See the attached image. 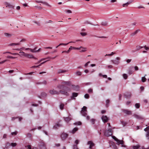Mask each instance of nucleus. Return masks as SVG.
<instances>
[{
	"label": "nucleus",
	"mask_w": 149,
	"mask_h": 149,
	"mask_svg": "<svg viewBox=\"0 0 149 149\" xmlns=\"http://www.w3.org/2000/svg\"><path fill=\"white\" fill-rule=\"evenodd\" d=\"M135 106L136 108H139L140 107V105L139 103H136Z\"/></svg>",
	"instance_id": "a19ab883"
},
{
	"label": "nucleus",
	"mask_w": 149,
	"mask_h": 149,
	"mask_svg": "<svg viewBox=\"0 0 149 149\" xmlns=\"http://www.w3.org/2000/svg\"><path fill=\"white\" fill-rule=\"evenodd\" d=\"M87 107L85 106H84L82 108L81 111H87Z\"/></svg>",
	"instance_id": "79ce46f5"
},
{
	"label": "nucleus",
	"mask_w": 149,
	"mask_h": 149,
	"mask_svg": "<svg viewBox=\"0 0 149 149\" xmlns=\"http://www.w3.org/2000/svg\"><path fill=\"white\" fill-rule=\"evenodd\" d=\"M146 136L147 139H149V131L147 132Z\"/></svg>",
	"instance_id": "e433bc0d"
},
{
	"label": "nucleus",
	"mask_w": 149,
	"mask_h": 149,
	"mask_svg": "<svg viewBox=\"0 0 149 149\" xmlns=\"http://www.w3.org/2000/svg\"><path fill=\"white\" fill-rule=\"evenodd\" d=\"M72 49H73L72 47L70 46V47L69 48L68 50V53H69L70 51Z\"/></svg>",
	"instance_id": "13d9d810"
},
{
	"label": "nucleus",
	"mask_w": 149,
	"mask_h": 149,
	"mask_svg": "<svg viewBox=\"0 0 149 149\" xmlns=\"http://www.w3.org/2000/svg\"><path fill=\"white\" fill-rule=\"evenodd\" d=\"M143 47L142 46H137L136 47V51H138L139 50H140Z\"/></svg>",
	"instance_id": "2f4dec72"
},
{
	"label": "nucleus",
	"mask_w": 149,
	"mask_h": 149,
	"mask_svg": "<svg viewBox=\"0 0 149 149\" xmlns=\"http://www.w3.org/2000/svg\"><path fill=\"white\" fill-rule=\"evenodd\" d=\"M123 76L125 79H126L127 78V74H123Z\"/></svg>",
	"instance_id": "09e8293b"
},
{
	"label": "nucleus",
	"mask_w": 149,
	"mask_h": 149,
	"mask_svg": "<svg viewBox=\"0 0 149 149\" xmlns=\"http://www.w3.org/2000/svg\"><path fill=\"white\" fill-rule=\"evenodd\" d=\"M17 134V132L16 131L14 132H12L11 133V135H16Z\"/></svg>",
	"instance_id": "5fc2aeb1"
},
{
	"label": "nucleus",
	"mask_w": 149,
	"mask_h": 149,
	"mask_svg": "<svg viewBox=\"0 0 149 149\" xmlns=\"http://www.w3.org/2000/svg\"><path fill=\"white\" fill-rule=\"evenodd\" d=\"M6 7H9V8H13V6L12 5H11V4H10L9 3H8L6 2Z\"/></svg>",
	"instance_id": "cd10ccee"
},
{
	"label": "nucleus",
	"mask_w": 149,
	"mask_h": 149,
	"mask_svg": "<svg viewBox=\"0 0 149 149\" xmlns=\"http://www.w3.org/2000/svg\"><path fill=\"white\" fill-rule=\"evenodd\" d=\"M4 35L7 38H10L13 35L12 34L9 33H4Z\"/></svg>",
	"instance_id": "6ab92c4d"
},
{
	"label": "nucleus",
	"mask_w": 149,
	"mask_h": 149,
	"mask_svg": "<svg viewBox=\"0 0 149 149\" xmlns=\"http://www.w3.org/2000/svg\"><path fill=\"white\" fill-rule=\"evenodd\" d=\"M82 49L80 51V52H84L87 50V48L86 47H83L81 48Z\"/></svg>",
	"instance_id": "a878e982"
},
{
	"label": "nucleus",
	"mask_w": 149,
	"mask_h": 149,
	"mask_svg": "<svg viewBox=\"0 0 149 149\" xmlns=\"http://www.w3.org/2000/svg\"><path fill=\"white\" fill-rule=\"evenodd\" d=\"M87 144L89 145V148L90 149H93V147L95 145V143L91 141H88L87 142Z\"/></svg>",
	"instance_id": "0eeeda50"
},
{
	"label": "nucleus",
	"mask_w": 149,
	"mask_h": 149,
	"mask_svg": "<svg viewBox=\"0 0 149 149\" xmlns=\"http://www.w3.org/2000/svg\"><path fill=\"white\" fill-rule=\"evenodd\" d=\"M131 96V93H128L127 94L125 95V96L126 98H130Z\"/></svg>",
	"instance_id": "bb28decb"
},
{
	"label": "nucleus",
	"mask_w": 149,
	"mask_h": 149,
	"mask_svg": "<svg viewBox=\"0 0 149 149\" xmlns=\"http://www.w3.org/2000/svg\"><path fill=\"white\" fill-rule=\"evenodd\" d=\"M70 43H75V42L71 41V42H68V43H60L58 45V46H61V45L66 46V45H67L68 44H69Z\"/></svg>",
	"instance_id": "4be33fe9"
},
{
	"label": "nucleus",
	"mask_w": 149,
	"mask_h": 149,
	"mask_svg": "<svg viewBox=\"0 0 149 149\" xmlns=\"http://www.w3.org/2000/svg\"><path fill=\"white\" fill-rule=\"evenodd\" d=\"M33 22L36 24H37V25H38V26H40V23L39 22H37V21H33Z\"/></svg>",
	"instance_id": "8fccbe9b"
},
{
	"label": "nucleus",
	"mask_w": 149,
	"mask_h": 149,
	"mask_svg": "<svg viewBox=\"0 0 149 149\" xmlns=\"http://www.w3.org/2000/svg\"><path fill=\"white\" fill-rule=\"evenodd\" d=\"M41 3L45 5H46L47 6H48L51 7V6L47 2H44L42 1V2H41Z\"/></svg>",
	"instance_id": "72a5a7b5"
},
{
	"label": "nucleus",
	"mask_w": 149,
	"mask_h": 149,
	"mask_svg": "<svg viewBox=\"0 0 149 149\" xmlns=\"http://www.w3.org/2000/svg\"><path fill=\"white\" fill-rule=\"evenodd\" d=\"M140 147V146L139 145H137L135 146H134L133 147V148L134 149H138Z\"/></svg>",
	"instance_id": "58836bf2"
},
{
	"label": "nucleus",
	"mask_w": 149,
	"mask_h": 149,
	"mask_svg": "<svg viewBox=\"0 0 149 149\" xmlns=\"http://www.w3.org/2000/svg\"><path fill=\"white\" fill-rule=\"evenodd\" d=\"M45 61L43 62H42L41 63H40L39 65H36V66H32L31 68H38V67H39L41 65H42L44 63H45V62H46L47 61Z\"/></svg>",
	"instance_id": "4468645a"
},
{
	"label": "nucleus",
	"mask_w": 149,
	"mask_h": 149,
	"mask_svg": "<svg viewBox=\"0 0 149 149\" xmlns=\"http://www.w3.org/2000/svg\"><path fill=\"white\" fill-rule=\"evenodd\" d=\"M133 73V72L131 70H129L128 71V73L130 74H132Z\"/></svg>",
	"instance_id": "e2e57ef3"
},
{
	"label": "nucleus",
	"mask_w": 149,
	"mask_h": 149,
	"mask_svg": "<svg viewBox=\"0 0 149 149\" xmlns=\"http://www.w3.org/2000/svg\"><path fill=\"white\" fill-rule=\"evenodd\" d=\"M68 134L63 132L61 133V140L62 141H64L68 137Z\"/></svg>",
	"instance_id": "7ed1b4c3"
},
{
	"label": "nucleus",
	"mask_w": 149,
	"mask_h": 149,
	"mask_svg": "<svg viewBox=\"0 0 149 149\" xmlns=\"http://www.w3.org/2000/svg\"><path fill=\"white\" fill-rule=\"evenodd\" d=\"M131 59H128L126 60V62L127 63H130L131 61Z\"/></svg>",
	"instance_id": "774afa93"
},
{
	"label": "nucleus",
	"mask_w": 149,
	"mask_h": 149,
	"mask_svg": "<svg viewBox=\"0 0 149 149\" xmlns=\"http://www.w3.org/2000/svg\"><path fill=\"white\" fill-rule=\"evenodd\" d=\"M17 144L15 143H10L11 146L13 147H15L16 146Z\"/></svg>",
	"instance_id": "a18cd8bd"
},
{
	"label": "nucleus",
	"mask_w": 149,
	"mask_h": 149,
	"mask_svg": "<svg viewBox=\"0 0 149 149\" xmlns=\"http://www.w3.org/2000/svg\"><path fill=\"white\" fill-rule=\"evenodd\" d=\"M117 144L118 145L121 144L122 145V146L123 147H125V146L123 145L124 144V142L123 140H119L117 142Z\"/></svg>",
	"instance_id": "dca6fc26"
},
{
	"label": "nucleus",
	"mask_w": 149,
	"mask_h": 149,
	"mask_svg": "<svg viewBox=\"0 0 149 149\" xmlns=\"http://www.w3.org/2000/svg\"><path fill=\"white\" fill-rule=\"evenodd\" d=\"M57 87L61 89L60 91V93L67 96L69 95L68 92H70L71 91V89L70 88L64 85H58L57 86Z\"/></svg>",
	"instance_id": "f257e3e1"
},
{
	"label": "nucleus",
	"mask_w": 149,
	"mask_h": 149,
	"mask_svg": "<svg viewBox=\"0 0 149 149\" xmlns=\"http://www.w3.org/2000/svg\"><path fill=\"white\" fill-rule=\"evenodd\" d=\"M108 68H112L113 67L111 65H109L107 66Z\"/></svg>",
	"instance_id": "338daca9"
},
{
	"label": "nucleus",
	"mask_w": 149,
	"mask_h": 149,
	"mask_svg": "<svg viewBox=\"0 0 149 149\" xmlns=\"http://www.w3.org/2000/svg\"><path fill=\"white\" fill-rule=\"evenodd\" d=\"M122 111L126 115H129L132 114V111L128 109H122Z\"/></svg>",
	"instance_id": "423d86ee"
},
{
	"label": "nucleus",
	"mask_w": 149,
	"mask_h": 149,
	"mask_svg": "<svg viewBox=\"0 0 149 149\" xmlns=\"http://www.w3.org/2000/svg\"><path fill=\"white\" fill-rule=\"evenodd\" d=\"M7 58H15V57L12 56H7Z\"/></svg>",
	"instance_id": "bf43d9fd"
},
{
	"label": "nucleus",
	"mask_w": 149,
	"mask_h": 149,
	"mask_svg": "<svg viewBox=\"0 0 149 149\" xmlns=\"http://www.w3.org/2000/svg\"><path fill=\"white\" fill-rule=\"evenodd\" d=\"M84 97L86 99H88L89 97V95L88 94H86L84 95Z\"/></svg>",
	"instance_id": "49530a36"
},
{
	"label": "nucleus",
	"mask_w": 149,
	"mask_h": 149,
	"mask_svg": "<svg viewBox=\"0 0 149 149\" xmlns=\"http://www.w3.org/2000/svg\"><path fill=\"white\" fill-rule=\"evenodd\" d=\"M19 53H21L22 54L20 55L21 56H25V55H24V54H26L27 53H25L24 52H20Z\"/></svg>",
	"instance_id": "3c124183"
},
{
	"label": "nucleus",
	"mask_w": 149,
	"mask_h": 149,
	"mask_svg": "<svg viewBox=\"0 0 149 149\" xmlns=\"http://www.w3.org/2000/svg\"><path fill=\"white\" fill-rule=\"evenodd\" d=\"M88 93H92L93 92V89L92 88H90L89 89L88 91Z\"/></svg>",
	"instance_id": "de8ad7c7"
},
{
	"label": "nucleus",
	"mask_w": 149,
	"mask_h": 149,
	"mask_svg": "<svg viewBox=\"0 0 149 149\" xmlns=\"http://www.w3.org/2000/svg\"><path fill=\"white\" fill-rule=\"evenodd\" d=\"M116 53L115 52H112L111 54H106V55H105V56H111L114 54H116Z\"/></svg>",
	"instance_id": "f704fd0d"
},
{
	"label": "nucleus",
	"mask_w": 149,
	"mask_h": 149,
	"mask_svg": "<svg viewBox=\"0 0 149 149\" xmlns=\"http://www.w3.org/2000/svg\"><path fill=\"white\" fill-rule=\"evenodd\" d=\"M20 45V43H10L8 45V46H16V45Z\"/></svg>",
	"instance_id": "aec40b11"
},
{
	"label": "nucleus",
	"mask_w": 149,
	"mask_h": 149,
	"mask_svg": "<svg viewBox=\"0 0 149 149\" xmlns=\"http://www.w3.org/2000/svg\"><path fill=\"white\" fill-rule=\"evenodd\" d=\"M92 84V83L91 82H88V83H84V84L85 85H86V86H88V85H91Z\"/></svg>",
	"instance_id": "864d4df0"
},
{
	"label": "nucleus",
	"mask_w": 149,
	"mask_h": 149,
	"mask_svg": "<svg viewBox=\"0 0 149 149\" xmlns=\"http://www.w3.org/2000/svg\"><path fill=\"white\" fill-rule=\"evenodd\" d=\"M62 84H63L62 85L66 84L69 86L71 85V82L70 81H63L62 82Z\"/></svg>",
	"instance_id": "f3484780"
},
{
	"label": "nucleus",
	"mask_w": 149,
	"mask_h": 149,
	"mask_svg": "<svg viewBox=\"0 0 149 149\" xmlns=\"http://www.w3.org/2000/svg\"><path fill=\"white\" fill-rule=\"evenodd\" d=\"M146 78L145 77H142L141 78V81H142L143 82H144L146 81Z\"/></svg>",
	"instance_id": "ea45409f"
},
{
	"label": "nucleus",
	"mask_w": 149,
	"mask_h": 149,
	"mask_svg": "<svg viewBox=\"0 0 149 149\" xmlns=\"http://www.w3.org/2000/svg\"><path fill=\"white\" fill-rule=\"evenodd\" d=\"M84 23L86 24H91L92 25L97 26H99V25H98V24H96V25L93 24H92L90 22H88V21L85 22Z\"/></svg>",
	"instance_id": "c9c22d12"
},
{
	"label": "nucleus",
	"mask_w": 149,
	"mask_h": 149,
	"mask_svg": "<svg viewBox=\"0 0 149 149\" xmlns=\"http://www.w3.org/2000/svg\"><path fill=\"white\" fill-rule=\"evenodd\" d=\"M49 93L52 95H59L60 93V91H58L55 90L54 89L50 90L49 91Z\"/></svg>",
	"instance_id": "39448f33"
},
{
	"label": "nucleus",
	"mask_w": 149,
	"mask_h": 149,
	"mask_svg": "<svg viewBox=\"0 0 149 149\" xmlns=\"http://www.w3.org/2000/svg\"><path fill=\"white\" fill-rule=\"evenodd\" d=\"M62 127V125L58 123L53 126V128L54 129H57L58 127Z\"/></svg>",
	"instance_id": "9b49d317"
},
{
	"label": "nucleus",
	"mask_w": 149,
	"mask_h": 149,
	"mask_svg": "<svg viewBox=\"0 0 149 149\" xmlns=\"http://www.w3.org/2000/svg\"><path fill=\"white\" fill-rule=\"evenodd\" d=\"M95 120L94 119H91L90 120L92 124H94L95 123Z\"/></svg>",
	"instance_id": "c03bdc74"
},
{
	"label": "nucleus",
	"mask_w": 149,
	"mask_h": 149,
	"mask_svg": "<svg viewBox=\"0 0 149 149\" xmlns=\"http://www.w3.org/2000/svg\"><path fill=\"white\" fill-rule=\"evenodd\" d=\"M78 94L77 93H72V97H76L77 96Z\"/></svg>",
	"instance_id": "473e14b6"
},
{
	"label": "nucleus",
	"mask_w": 149,
	"mask_h": 149,
	"mask_svg": "<svg viewBox=\"0 0 149 149\" xmlns=\"http://www.w3.org/2000/svg\"><path fill=\"white\" fill-rule=\"evenodd\" d=\"M140 30L139 29L137 30L136 31H135L134 32L131 33L130 35L131 36H134Z\"/></svg>",
	"instance_id": "a211bd4d"
},
{
	"label": "nucleus",
	"mask_w": 149,
	"mask_h": 149,
	"mask_svg": "<svg viewBox=\"0 0 149 149\" xmlns=\"http://www.w3.org/2000/svg\"><path fill=\"white\" fill-rule=\"evenodd\" d=\"M26 147H27L28 149H32L31 146L30 145H27Z\"/></svg>",
	"instance_id": "69168bd1"
},
{
	"label": "nucleus",
	"mask_w": 149,
	"mask_h": 149,
	"mask_svg": "<svg viewBox=\"0 0 149 149\" xmlns=\"http://www.w3.org/2000/svg\"><path fill=\"white\" fill-rule=\"evenodd\" d=\"M74 125H80L82 124V123L80 121L76 122L73 124Z\"/></svg>",
	"instance_id": "c756f323"
},
{
	"label": "nucleus",
	"mask_w": 149,
	"mask_h": 149,
	"mask_svg": "<svg viewBox=\"0 0 149 149\" xmlns=\"http://www.w3.org/2000/svg\"><path fill=\"white\" fill-rule=\"evenodd\" d=\"M101 118L104 123L107 122L109 120V118L107 116H102Z\"/></svg>",
	"instance_id": "6e6552de"
},
{
	"label": "nucleus",
	"mask_w": 149,
	"mask_h": 149,
	"mask_svg": "<svg viewBox=\"0 0 149 149\" xmlns=\"http://www.w3.org/2000/svg\"><path fill=\"white\" fill-rule=\"evenodd\" d=\"M108 23L106 22H102L101 24V25L103 26H108Z\"/></svg>",
	"instance_id": "b1692460"
},
{
	"label": "nucleus",
	"mask_w": 149,
	"mask_h": 149,
	"mask_svg": "<svg viewBox=\"0 0 149 149\" xmlns=\"http://www.w3.org/2000/svg\"><path fill=\"white\" fill-rule=\"evenodd\" d=\"M75 74L77 76H81V75L82 73L81 72L79 71H77L75 73Z\"/></svg>",
	"instance_id": "c85d7f7f"
},
{
	"label": "nucleus",
	"mask_w": 149,
	"mask_h": 149,
	"mask_svg": "<svg viewBox=\"0 0 149 149\" xmlns=\"http://www.w3.org/2000/svg\"><path fill=\"white\" fill-rule=\"evenodd\" d=\"M25 55V57H26L28 58H34L35 59H36L37 58L35 57L32 55L30 54H24Z\"/></svg>",
	"instance_id": "1a4fd4ad"
},
{
	"label": "nucleus",
	"mask_w": 149,
	"mask_h": 149,
	"mask_svg": "<svg viewBox=\"0 0 149 149\" xmlns=\"http://www.w3.org/2000/svg\"><path fill=\"white\" fill-rule=\"evenodd\" d=\"M111 62H112L113 64L116 65H118L120 63L119 61H117L116 60H111Z\"/></svg>",
	"instance_id": "412c9836"
},
{
	"label": "nucleus",
	"mask_w": 149,
	"mask_h": 149,
	"mask_svg": "<svg viewBox=\"0 0 149 149\" xmlns=\"http://www.w3.org/2000/svg\"><path fill=\"white\" fill-rule=\"evenodd\" d=\"M36 49H37L36 47L35 48L33 49H30V50L31 52H36V50H36Z\"/></svg>",
	"instance_id": "37998d69"
},
{
	"label": "nucleus",
	"mask_w": 149,
	"mask_h": 149,
	"mask_svg": "<svg viewBox=\"0 0 149 149\" xmlns=\"http://www.w3.org/2000/svg\"><path fill=\"white\" fill-rule=\"evenodd\" d=\"M129 5V4H128V3H127V2L126 3H124L123 4V7H125V6H128V5Z\"/></svg>",
	"instance_id": "4d7b16f0"
},
{
	"label": "nucleus",
	"mask_w": 149,
	"mask_h": 149,
	"mask_svg": "<svg viewBox=\"0 0 149 149\" xmlns=\"http://www.w3.org/2000/svg\"><path fill=\"white\" fill-rule=\"evenodd\" d=\"M90 63V61H88L87 63H86L84 65V66L85 67H86L88 65V64Z\"/></svg>",
	"instance_id": "052dcab7"
},
{
	"label": "nucleus",
	"mask_w": 149,
	"mask_h": 149,
	"mask_svg": "<svg viewBox=\"0 0 149 149\" xmlns=\"http://www.w3.org/2000/svg\"><path fill=\"white\" fill-rule=\"evenodd\" d=\"M68 71V70H64L61 69H59L57 70V73L58 74H59L61 73L66 72Z\"/></svg>",
	"instance_id": "9d476101"
},
{
	"label": "nucleus",
	"mask_w": 149,
	"mask_h": 149,
	"mask_svg": "<svg viewBox=\"0 0 149 149\" xmlns=\"http://www.w3.org/2000/svg\"><path fill=\"white\" fill-rule=\"evenodd\" d=\"M63 118L65 121L67 123H68L71 119V118L69 117H63Z\"/></svg>",
	"instance_id": "2eb2a0df"
},
{
	"label": "nucleus",
	"mask_w": 149,
	"mask_h": 149,
	"mask_svg": "<svg viewBox=\"0 0 149 149\" xmlns=\"http://www.w3.org/2000/svg\"><path fill=\"white\" fill-rule=\"evenodd\" d=\"M34 73V72H29V73H28L25 74H25V75H28V74L32 75Z\"/></svg>",
	"instance_id": "680f3d73"
},
{
	"label": "nucleus",
	"mask_w": 149,
	"mask_h": 149,
	"mask_svg": "<svg viewBox=\"0 0 149 149\" xmlns=\"http://www.w3.org/2000/svg\"><path fill=\"white\" fill-rule=\"evenodd\" d=\"M38 146L40 149H46V145L43 141L40 142Z\"/></svg>",
	"instance_id": "f03ea898"
},
{
	"label": "nucleus",
	"mask_w": 149,
	"mask_h": 149,
	"mask_svg": "<svg viewBox=\"0 0 149 149\" xmlns=\"http://www.w3.org/2000/svg\"><path fill=\"white\" fill-rule=\"evenodd\" d=\"M41 96L42 97H45L47 96V94L44 92H42L41 93Z\"/></svg>",
	"instance_id": "5701e85b"
},
{
	"label": "nucleus",
	"mask_w": 149,
	"mask_h": 149,
	"mask_svg": "<svg viewBox=\"0 0 149 149\" xmlns=\"http://www.w3.org/2000/svg\"><path fill=\"white\" fill-rule=\"evenodd\" d=\"M47 84V82L45 81H43L42 82H40L38 83H36L37 84Z\"/></svg>",
	"instance_id": "4c0bfd02"
},
{
	"label": "nucleus",
	"mask_w": 149,
	"mask_h": 149,
	"mask_svg": "<svg viewBox=\"0 0 149 149\" xmlns=\"http://www.w3.org/2000/svg\"><path fill=\"white\" fill-rule=\"evenodd\" d=\"M7 61V60H5L3 61H2L1 62H0V64H2L4 63L6 61Z\"/></svg>",
	"instance_id": "0e129e2a"
},
{
	"label": "nucleus",
	"mask_w": 149,
	"mask_h": 149,
	"mask_svg": "<svg viewBox=\"0 0 149 149\" xmlns=\"http://www.w3.org/2000/svg\"><path fill=\"white\" fill-rule=\"evenodd\" d=\"M78 130V128L77 127L74 128L72 130L69 132L70 133L72 134H74Z\"/></svg>",
	"instance_id": "ddd939ff"
},
{
	"label": "nucleus",
	"mask_w": 149,
	"mask_h": 149,
	"mask_svg": "<svg viewBox=\"0 0 149 149\" xmlns=\"http://www.w3.org/2000/svg\"><path fill=\"white\" fill-rule=\"evenodd\" d=\"M133 116L138 119L141 120L143 119L142 117L140 115H138L136 114H134Z\"/></svg>",
	"instance_id": "f8f14e48"
},
{
	"label": "nucleus",
	"mask_w": 149,
	"mask_h": 149,
	"mask_svg": "<svg viewBox=\"0 0 149 149\" xmlns=\"http://www.w3.org/2000/svg\"><path fill=\"white\" fill-rule=\"evenodd\" d=\"M81 113L82 116H85L87 114V111H81Z\"/></svg>",
	"instance_id": "393cba45"
},
{
	"label": "nucleus",
	"mask_w": 149,
	"mask_h": 149,
	"mask_svg": "<svg viewBox=\"0 0 149 149\" xmlns=\"http://www.w3.org/2000/svg\"><path fill=\"white\" fill-rule=\"evenodd\" d=\"M80 34L81 35H82V36H84L86 35L87 34L85 32H81L80 33Z\"/></svg>",
	"instance_id": "603ef678"
},
{
	"label": "nucleus",
	"mask_w": 149,
	"mask_h": 149,
	"mask_svg": "<svg viewBox=\"0 0 149 149\" xmlns=\"http://www.w3.org/2000/svg\"><path fill=\"white\" fill-rule=\"evenodd\" d=\"M112 131L111 129L106 130L104 134L105 136L107 137L111 136L112 134Z\"/></svg>",
	"instance_id": "20e7f679"
},
{
	"label": "nucleus",
	"mask_w": 149,
	"mask_h": 149,
	"mask_svg": "<svg viewBox=\"0 0 149 149\" xmlns=\"http://www.w3.org/2000/svg\"><path fill=\"white\" fill-rule=\"evenodd\" d=\"M64 104L63 103H61L60 105V108L61 110H62L63 109L64 106Z\"/></svg>",
	"instance_id": "7c9ffc66"
},
{
	"label": "nucleus",
	"mask_w": 149,
	"mask_h": 149,
	"mask_svg": "<svg viewBox=\"0 0 149 149\" xmlns=\"http://www.w3.org/2000/svg\"><path fill=\"white\" fill-rule=\"evenodd\" d=\"M73 149H78L77 146L76 145H74L73 146Z\"/></svg>",
	"instance_id": "6e6d98bb"
}]
</instances>
